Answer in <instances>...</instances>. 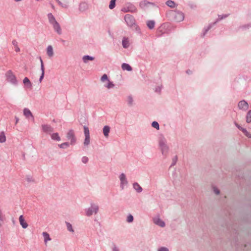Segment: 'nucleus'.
Returning a JSON list of instances; mask_svg holds the SVG:
<instances>
[{
	"label": "nucleus",
	"mask_w": 251,
	"mask_h": 251,
	"mask_svg": "<svg viewBox=\"0 0 251 251\" xmlns=\"http://www.w3.org/2000/svg\"><path fill=\"white\" fill-rule=\"evenodd\" d=\"M184 14L180 11H175V20L178 22H181L184 20Z\"/></svg>",
	"instance_id": "4"
},
{
	"label": "nucleus",
	"mask_w": 251,
	"mask_h": 251,
	"mask_svg": "<svg viewBox=\"0 0 251 251\" xmlns=\"http://www.w3.org/2000/svg\"><path fill=\"white\" fill-rule=\"evenodd\" d=\"M158 251H168V249L165 247H161L158 249Z\"/></svg>",
	"instance_id": "43"
},
{
	"label": "nucleus",
	"mask_w": 251,
	"mask_h": 251,
	"mask_svg": "<svg viewBox=\"0 0 251 251\" xmlns=\"http://www.w3.org/2000/svg\"><path fill=\"white\" fill-rule=\"evenodd\" d=\"M51 137L52 139L57 140V141H60V138L58 135V133H54L51 134Z\"/></svg>",
	"instance_id": "29"
},
{
	"label": "nucleus",
	"mask_w": 251,
	"mask_h": 251,
	"mask_svg": "<svg viewBox=\"0 0 251 251\" xmlns=\"http://www.w3.org/2000/svg\"><path fill=\"white\" fill-rule=\"evenodd\" d=\"M18 119H17L16 121V124H17L18 123Z\"/></svg>",
	"instance_id": "48"
},
{
	"label": "nucleus",
	"mask_w": 251,
	"mask_h": 251,
	"mask_svg": "<svg viewBox=\"0 0 251 251\" xmlns=\"http://www.w3.org/2000/svg\"><path fill=\"white\" fill-rule=\"evenodd\" d=\"M67 138L71 141L70 144L74 145L75 142L74 132L73 130H70L67 133Z\"/></svg>",
	"instance_id": "5"
},
{
	"label": "nucleus",
	"mask_w": 251,
	"mask_h": 251,
	"mask_svg": "<svg viewBox=\"0 0 251 251\" xmlns=\"http://www.w3.org/2000/svg\"><path fill=\"white\" fill-rule=\"evenodd\" d=\"M42 129L46 132H51L53 131L52 128L49 125H42Z\"/></svg>",
	"instance_id": "19"
},
{
	"label": "nucleus",
	"mask_w": 251,
	"mask_h": 251,
	"mask_svg": "<svg viewBox=\"0 0 251 251\" xmlns=\"http://www.w3.org/2000/svg\"><path fill=\"white\" fill-rule=\"evenodd\" d=\"M82 161L83 163H86L88 162V157H86V156H84L82 158Z\"/></svg>",
	"instance_id": "42"
},
{
	"label": "nucleus",
	"mask_w": 251,
	"mask_h": 251,
	"mask_svg": "<svg viewBox=\"0 0 251 251\" xmlns=\"http://www.w3.org/2000/svg\"><path fill=\"white\" fill-rule=\"evenodd\" d=\"M23 83L25 86V88L26 89L31 90L32 87V83H31L30 80L26 77H25L23 80Z\"/></svg>",
	"instance_id": "9"
},
{
	"label": "nucleus",
	"mask_w": 251,
	"mask_h": 251,
	"mask_svg": "<svg viewBox=\"0 0 251 251\" xmlns=\"http://www.w3.org/2000/svg\"><path fill=\"white\" fill-rule=\"evenodd\" d=\"M246 122L248 123L251 122V110H249L246 116Z\"/></svg>",
	"instance_id": "32"
},
{
	"label": "nucleus",
	"mask_w": 251,
	"mask_h": 251,
	"mask_svg": "<svg viewBox=\"0 0 251 251\" xmlns=\"http://www.w3.org/2000/svg\"><path fill=\"white\" fill-rule=\"evenodd\" d=\"M155 23L153 21H149L147 22V26L150 29L153 28Z\"/></svg>",
	"instance_id": "30"
},
{
	"label": "nucleus",
	"mask_w": 251,
	"mask_h": 251,
	"mask_svg": "<svg viewBox=\"0 0 251 251\" xmlns=\"http://www.w3.org/2000/svg\"><path fill=\"white\" fill-rule=\"evenodd\" d=\"M213 190L215 192V193L217 195L219 194V193H220V191L219 190H218V189H217L215 187H213Z\"/></svg>",
	"instance_id": "45"
},
{
	"label": "nucleus",
	"mask_w": 251,
	"mask_h": 251,
	"mask_svg": "<svg viewBox=\"0 0 251 251\" xmlns=\"http://www.w3.org/2000/svg\"><path fill=\"white\" fill-rule=\"evenodd\" d=\"M105 86L108 89H110L113 88L114 86V85L112 82L108 80L107 83L105 85Z\"/></svg>",
	"instance_id": "33"
},
{
	"label": "nucleus",
	"mask_w": 251,
	"mask_h": 251,
	"mask_svg": "<svg viewBox=\"0 0 251 251\" xmlns=\"http://www.w3.org/2000/svg\"><path fill=\"white\" fill-rule=\"evenodd\" d=\"M113 251H118V250L115 248L114 249Z\"/></svg>",
	"instance_id": "47"
},
{
	"label": "nucleus",
	"mask_w": 251,
	"mask_h": 251,
	"mask_svg": "<svg viewBox=\"0 0 251 251\" xmlns=\"http://www.w3.org/2000/svg\"><path fill=\"white\" fill-rule=\"evenodd\" d=\"M0 221H1V212L0 210Z\"/></svg>",
	"instance_id": "46"
},
{
	"label": "nucleus",
	"mask_w": 251,
	"mask_h": 251,
	"mask_svg": "<svg viewBox=\"0 0 251 251\" xmlns=\"http://www.w3.org/2000/svg\"><path fill=\"white\" fill-rule=\"evenodd\" d=\"M24 114L27 118H29L30 117L32 120L34 119L31 111L27 108H25L24 109Z\"/></svg>",
	"instance_id": "15"
},
{
	"label": "nucleus",
	"mask_w": 251,
	"mask_h": 251,
	"mask_svg": "<svg viewBox=\"0 0 251 251\" xmlns=\"http://www.w3.org/2000/svg\"><path fill=\"white\" fill-rule=\"evenodd\" d=\"M66 226H67V229L69 231L72 232H74V230L72 227L71 224H70L69 223H66Z\"/></svg>",
	"instance_id": "34"
},
{
	"label": "nucleus",
	"mask_w": 251,
	"mask_h": 251,
	"mask_svg": "<svg viewBox=\"0 0 251 251\" xmlns=\"http://www.w3.org/2000/svg\"><path fill=\"white\" fill-rule=\"evenodd\" d=\"M48 17L49 19V22L50 24L53 25L55 23H57V22L56 21L54 17L53 16V15L51 13H49L48 15Z\"/></svg>",
	"instance_id": "17"
},
{
	"label": "nucleus",
	"mask_w": 251,
	"mask_h": 251,
	"mask_svg": "<svg viewBox=\"0 0 251 251\" xmlns=\"http://www.w3.org/2000/svg\"><path fill=\"white\" fill-rule=\"evenodd\" d=\"M159 146L162 154H166L168 151V148L166 145L165 142L164 141H160L159 143Z\"/></svg>",
	"instance_id": "8"
},
{
	"label": "nucleus",
	"mask_w": 251,
	"mask_h": 251,
	"mask_svg": "<svg viewBox=\"0 0 251 251\" xmlns=\"http://www.w3.org/2000/svg\"><path fill=\"white\" fill-rule=\"evenodd\" d=\"M84 134L85 136H90L89 135V130L88 127L84 126Z\"/></svg>",
	"instance_id": "36"
},
{
	"label": "nucleus",
	"mask_w": 251,
	"mask_h": 251,
	"mask_svg": "<svg viewBox=\"0 0 251 251\" xmlns=\"http://www.w3.org/2000/svg\"><path fill=\"white\" fill-rule=\"evenodd\" d=\"M122 68L123 70H127L128 71H130L132 70V68L131 66L126 63H123L122 65Z\"/></svg>",
	"instance_id": "24"
},
{
	"label": "nucleus",
	"mask_w": 251,
	"mask_h": 251,
	"mask_svg": "<svg viewBox=\"0 0 251 251\" xmlns=\"http://www.w3.org/2000/svg\"><path fill=\"white\" fill-rule=\"evenodd\" d=\"M151 125L154 128H155L157 129H159V126L157 122H153Z\"/></svg>",
	"instance_id": "37"
},
{
	"label": "nucleus",
	"mask_w": 251,
	"mask_h": 251,
	"mask_svg": "<svg viewBox=\"0 0 251 251\" xmlns=\"http://www.w3.org/2000/svg\"><path fill=\"white\" fill-rule=\"evenodd\" d=\"M133 188L136 190L138 192H141L142 191V187L139 185V184L137 183H134L133 185Z\"/></svg>",
	"instance_id": "27"
},
{
	"label": "nucleus",
	"mask_w": 251,
	"mask_h": 251,
	"mask_svg": "<svg viewBox=\"0 0 251 251\" xmlns=\"http://www.w3.org/2000/svg\"><path fill=\"white\" fill-rule=\"evenodd\" d=\"M6 141V137L3 132L0 134V143H4Z\"/></svg>",
	"instance_id": "31"
},
{
	"label": "nucleus",
	"mask_w": 251,
	"mask_h": 251,
	"mask_svg": "<svg viewBox=\"0 0 251 251\" xmlns=\"http://www.w3.org/2000/svg\"><path fill=\"white\" fill-rule=\"evenodd\" d=\"M99 209V207L97 204H92L91 206L87 209L86 214L88 216H90L93 214H96L98 213Z\"/></svg>",
	"instance_id": "1"
},
{
	"label": "nucleus",
	"mask_w": 251,
	"mask_h": 251,
	"mask_svg": "<svg viewBox=\"0 0 251 251\" xmlns=\"http://www.w3.org/2000/svg\"><path fill=\"white\" fill-rule=\"evenodd\" d=\"M83 61L84 63H86L88 62L89 60L92 61L94 59V58L93 57L89 56V55H85L83 57Z\"/></svg>",
	"instance_id": "25"
},
{
	"label": "nucleus",
	"mask_w": 251,
	"mask_h": 251,
	"mask_svg": "<svg viewBox=\"0 0 251 251\" xmlns=\"http://www.w3.org/2000/svg\"><path fill=\"white\" fill-rule=\"evenodd\" d=\"M153 5V4L152 3L147 1L146 0L142 1L140 3V6L143 9H146L151 6H152Z\"/></svg>",
	"instance_id": "11"
},
{
	"label": "nucleus",
	"mask_w": 251,
	"mask_h": 251,
	"mask_svg": "<svg viewBox=\"0 0 251 251\" xmlns=\"http://www.w3.org/2000/svg\"><path fill=\"white\" fill-rule=\"evenodd\" d=\"M59 4L62 7H67V0H57Z\"/></svg>",
	"instance_id": "26"
},
{
	"label": "nucleus",
	"mask_w": 251,
	"mask_h": 251,
	"mask_svg": "<svg viewBox=\"0 0 251 251\" xmlns=\"http://www.w3.org/2000/svg\"><path fill=\"white\" fill-rule=\"evenodd\" d=\"M47 54L50 57H51L53 56V50L52 47L51 45L48 46L47 48Z\"/></svg>",
	"instance_id": "14"
},
{
	"label": "nucleus",
	"mask_w": 251,
	"mask_h": 251,
	"mask_svg": "<svg viewBox=\"0 0 251 251\" xmlns=\"http://www.w3.org/2000/svg\"><path fill=\"white\" fill-rule=\"evenodd\" d=\"M153 223L156 225L159 226L160 227H164L165 226V223L160 219L159 217H155L153 219Z\"/></svg>",
	"instance_id": "10"
},
{
	"label": "nucleus",
	"mask_w": 251,
	"mask_h": 251,
	"mask_svg": "<svg viewBox=\"0 0 251 251\" xmlns=\"http://www.w3.org/2000/svg\"><path fill=\"white\" fill-rule=\"evenodd\" d=\"M122 45L124 48H127L129 46V41L127 38H124L122 41Z\"/></svg>",
	"instance_id": "23"
},
{
	"label": "nucleus",
	"mask_w": 251,
	"mask_h": 251,
	"mask_svg": "<svg viewBox=\"0 0 251 251\" xmlns=\"http://www.w3.org/2000/svg\"><path fill=\"white\" fill-rule=\"evenodd\" d=\"M59 146L61 148H65L69 147V144L66 142L59 145Z\"/></svg>",
	"instance_id": "39"
},
{
	"label": "nucleus",
	"mask_w": 251,
	"mask_h": 251,
	"mask_svg": "<svg viewBox=\"0 0 251 251\" xmlns=\"http://www.w3.org/2000/svg\"><path fill=\"white\" fill-rule=\"evenodd\" d=\"M105 80H108V77L106 74H104L101 77V81L104 82Z\"/></svg>",
	"instance_id": "40"
},
{
	"label": "nucleus",
	"mask_w": 251,
	"mask_h": 251,
	"mask_svg": "<svg viewBox=\"0 0 251 251\" xmlns=\"http://www.w3.org/2000/svg\"><path fill=\"white\" fill-rule=\"evenodd\" d=\"M115 1L116 0H111L110 2V4L109 5V7L110 9H113L115 6Z\"/></svg>",
	"instance_id": "35"
},
{
	"label": "nucleus",
	"mask_w": 251,
	"mask_h": 251,
	"mask_svg": "<svg viewBox=\"0 0 251 251\" xmlns=\"http://www.w3.org/2000/svg\"><path fill=\"white\" fill-rule=\"evenodd\" d=\"M240 109L246 111L249 108V104L245 100H241L238 103Z\"/></svg>",
	"instance_id": "7"
},
{
	"label": "nucleus",
	"mask_w": 251,
	"mask_h": 251,
	"mask_svg": "<svg viewBox=\"0 0 251 251\" xmlns=\"http://www.w3.org/2000/svg\"><path fill=\"white\" fill-rule=\"evenodd\" d=\"M120 180L121 181V187L122 189L124 188L125 185L127 184V181L126 180V175L124 174H122L120 176Z\"/></svg>",
	"instance_id": "6"
},
{
	"label": "nucleus",
	"mask_w": 251,
	"mask_h": 251,
	"mask_svg": "<svg viewBox=\"0 0 251 251\" xmlns=\"http://www.w3.org/2000/svg\"><path fill=\"white\" fill-rule=\"evenodd\" d=\"M132 101H133V100H132V98L130 97H129L128 98V102L129 104L131 105L132 103Z\"/></svg>",
	"instance_id": "44"
},
{
	"label": "nucleus",
	"mask_w": 251,
	"mask_h": 251,
	"mask_svg": "<svg viewBox=\"0 0 251 251\" xmlns=\"http://www.w3.org/2000/svg\"><path fill=\"white\" fill-rule=\"evenodd\" d=\"M166 4L171 8H175L177 6V4L174 1L171 0H167L166 2Z\"/></svg>",
	"instance_id": "22"
},
{
	"label": "nucleus",
	"mask_w": 251,
	"mask_h": 251,
	"mask_svg": "<svg viewBox=\"0 0 251 251\" xmlns=\"http://www.w3.org/2000/svg\"><path fill=\"white\" fill-rule=\"evenodd\" d=\"M5 75L6 80L8 82L13 84H16L17 83L16 77L11 71H8L7 72Z\"/></svg>",
	"instance_id": "2"
},
{
	"label": "nucleus",
	"mask_w": 251,
	"mask_h": 251,
	"mask_svg": "<svg viewBox=\"0 0 251 251\" xmlns=\"http://www.w3.org/2000/svg\"><path fill=\"white\" fill-rule=\"evenodd\" d=\"M90 143V136H85V141L84 144L85 145H88Z\"/></svg>",
	"instance_id": "38"
},
{
	"label": "nucleus",
	"mask_w": 251,
	"mask_h": 251,
	"mask_svg": "<svg viewBox=\"0 0 251 251\" xmlns=\"http://www.w3.org/2000/svg\"><path fill=\"white\" fill-rule=\"evenodd\" d=\"M133 220V217L132 215H129L127 218V221L128 222H132Z\"/></svg>",
	"instance_id": "41"
},
{
	"label": "nucleus",
	"mask_w": 251,
	"mask_h": 251,
	"mask_svg": "<svg viewBox=\"0 0 251 251\" xmlns=\"http://www.w3.org/2000/svg\"><path fill=\"white\" fill-rule=\"evenodd\" d=\"M40 62H41V70H42V75L40 77L39 81L41 82L42 81V79H43L44 76L45 69H44V66L43 61L41 58H40Z\"/></svg>",
	"instance_id": "20"
},
{
	"label": "nucleus",
	"mask_w": 251,
	"mask_h": 251,
	"mask_svg": "<svg viewBox=\"0 0 251 251\" xmlns=\"http://www.w3.org/2000/svg\"><path fill=\"white\" fill-rule=\"evenodd\" d=\"M125 20L128 25L132 26L135 24V20L133 17L129 15H126Z\"/></svg>",
	"instance_id": "3"
},
{
	"label": "nucleus",
	"mask_w": 251,
	"mask_h": 251,
	"mask_svg": "<svg viewBox=\"0 0 251 251\" xmlns=\"http://www.w3.org/2000/svg\"><path fill=\"white\" fill-rule=\"evenodd\" d=\"M52 25L53 26L54 29L56 31V32L58 34L60 35L61 34V33H62L61 29L60 26L58 22L55 23L54 24H53Z\"/></svg>",
	"instance_id": "16"
},
{
	"label": "nucleus",
	"mask_w": 251,
	"mask_h": 251,
	"mask_svg": "<svg viewBox=\"0 0 251 251\" xmlns=\"http://www.w3.org/2000/svg\"><path fill=\"white\" fill-rule=\"evenodd\" d=\"M110 132V127L105 126L103 128V133L105 137H108Z\"/></svg>",
	"instance_id": "21"
},
{
	"label": "nucleus",
	"mask_w": 251,
	"mask_h": 251,
	"mask_svg": "<svg viewBox=\"0 0 251 251\" xmlns=\"http://www.w3.org/2000/svg\"><path fill=\"white\" fill-rule=\"evenodd\" d=\"M12 43V45L14 47L15 50L16 52H19L20 50V48L18 47L17 41L16 40H13Z\"/></svg>",
	"instance_id": "28"
},
{
	"label": "nucleus",
	"mask_w": 251,
	"mask_h": 251,
	"mask_svg": "<svg viewBox=\"0 0 251 251\" xmlns=\"http://www.w3.org/2000/svg\"><path fill=\"white\" fill-rule=\"evenodd\" d=\"M42 235L44 237L45 244L47 245L48 242L51 240V238L50 237L49 234L47 232H43L42 233Z\"/></svg>",
	"instance_id": "13"
},
{
	"label": "nucleus",
	"mask_w": 251,
	"mask_h": 251,
	"mask_svg": "<svg viewBox=\"0 0 251 251\" xmlns=\"http://www.w3.org/2000/svg\"><path fill=\"white\" fill-rule=\"evenodd\" d=\"M19 222L21 226L24 228H26L28 226V224L26 223V222L25 221V219L23 216V215H21L19 217Z\"/></svg>",
	"instance_id": "12"
},
{
	"label": "nucleus",
	"mask_w": 251,
	"mask_h": 251,
	"mask_svg": "<svg viewBox=\"0 0 251 251\" xmlns=\"http://www.w3.org/2000/svg\"><path fill=\"white\" fill-rule=\"evenodd\" d=\"M236 126H237V127L240 129L241 130L243 133L244 134L248 137H249V138H251V134H250L248 131L247 130L245 129V128H244L243 127H242L241 126H240L239 125H238V124H236Z\"/></svg>",
	"instance_id": "18"
},
{
	"label": "nucleus",
	"mask_w": 251,
	"mask_h": 251,
	"mask_svg": "<svg viewBox=\"0 0 251 251\" xmlns=\"http://www.w3.org/2000/svg\"><path fill=\"white\" fill-rule=\"evenodd\" d=\"M1 223H2V220L0 221V226L1 225Z\"/></svg>",
	"instance_id": "49"
}]
</instances>
